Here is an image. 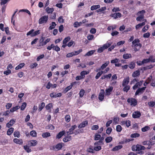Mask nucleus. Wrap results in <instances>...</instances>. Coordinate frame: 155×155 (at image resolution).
I'll use <instances>...</instances> for the list:
<instances>
[{
	"mask_svg": "<svg viewBox=\"0 0 155 155\" xmlns=\"http://www.w3.org/2000/svg\"><path fill=\"white\" fill-rule=\"evenodd\" d=\"M146 147L140 144H137L136 145H133L132 147V150L133 151H137V153L142 154L144 153V152L142 151V150H144Z\"/></svg>",
	"mask_w": 155,
	"mask_h": 155,
	"instance_id": "nucleus-1",
	"label": "nucleus"
},
{
	"mask_svg": "<svg viewBox=\"0 0 155 155\" xmlns=\"http://www.w3.org/2000/svg\"><path fill=\"white\" fill-rule=\"evenodd\" d=\"M140 42V40L138 39H135L132 42V44L134 46V50L135 52L139 51L142 47V44L139 43Z\"/></svg>",
	"mask_w": 155,
	"mask_h": 155,
	"instance_id": "nucleus-2",
	"label": "nucleus"
},
{
	"mask_svg": "<svg viewBox=\"0 0 155 155\" xmlns=\"http://www.w3.org/2000/svg\"><path fill=\"white\" fill-rule=\"evenodd\" d=\"M64 143L62 142L57 143L56 145L52 147V150L55 151H58L61 150L63 146H64Z\"/></svg>",
	"mask_w": 155,
	"mask_h": 155,
	"instance_id": "nucleus-3",
	"label": "nucleus"
},
{
	"mask_svg": "<svg viewBox=\"0 0 155 155\" xmlns=\"http://www.w3.org/2000/svg\"><path fill=\"white\" fill-rule=\"evenodd\" d=\"M40 31L39 30H38L34 31V29H32L27 33L26 35L27 36L30 35L31 37H34L39 34Z\"/></svg>",
	"mask_w": 155,
	"mask_h": 155,
	"instance_id": "nucleus-4",
	"label": "nucleus"
},
{
	"mask_svg": "<svg viewBox=\"0 0 155 155\" xmlns=\"http://www.w3.org/2000/svg\"><path fill=\"white\" fill-rule=\"evenodd\" d=\"M48 19V15H44L40 18L38 20L39 24H46L47 23Z\"/></svg>",
	"mask_w": 155,
	"mask_h": 155,
	"instance_id": "nucleus-5",
	"label": "nucleus"
},
{
	"mask_svg": "<svg viewBox=\"0 0 155 155\" xmlns=\"http://www.w3.org/2000/svg\"><path fill=\"white\" fill-rule=\"evenodd\" d=\"M128 103H130L131 105L133 106H135L137 104V101L134 98H129L127 100Z\"/></svg>",
	"mask_w": 155,
	"mask_h": 155,
	"instance_id": "nucleus-6",
	"label": "nucleus"
},
{
	"mask_svg": "<svg viewBox=\"0 0 155 155\" xmlns=\"http://www.w3.org/2000/svg\"><path fill=\"white\" fill-rule=\"evenodd\" d=\"M105 92L104 90L101 89V90L98 95V99L101 101H103L104 98V94Z\"/></svg>",
	"mask_w": 155,
	"mask_h": 155,
	"instance_id": "nucleus-7",
	"label": "nucleus"
},
{
	"mask_svg": "<svg viewBox=\"0 0 155 155\" xmlns=\"http://www.w3.org/2000/svg\"><path fill=\"white\" fill-rule=\"evenodd\" d=\"M77 127L75 125L72 126L71 128L69 129L68 131L67 132V135H69L74 134V133L73 132V131L77 128Z\"/></svg>",
	"mask_w": 155,
	"mask_h": 155,
	"instance_id": "nucleus-8",
	"label": "nucleus"
},
{
	"mask_svg": "<svg viewBox=\"0 0 155 155\" xmlns=\"http://www.w3.org/2000/svg\"><path fill=\"white\" fill-rule=\"evenodd\" d=\"M143 82V80H141L139 82H137L133 87V89L134 90H135L137 88L141 86Z\"/></svg>",
	"mask_w": 155,
	"mask_h": 155,
	"instance_id": "nucleus-9",
	"label": "nucleus"
},
{
	"mask_svg": "<svg viewBox=\"0 0 155 155\" xmlns=\"http://www.w3.org/2000/svg\"><path fill=\"white\" fill-rule=\"evenodd\" d=\"M146 88V87L138 88L136 91L135 95H138L139 93H143L144 91Z\"/></svg>",
	"mask_w": 155,
	"mask_h": 155,
	"instance_id": "nucleus-10",
	"label": "nucleus"
},
{
	"mask_svg": "<svg viewBox=\"0 0 155 155\" xmlns=\"http://www.w3.org/2000/svg\"><path fill=\"white\" fill-rule=\"evenodd\" d=\"M141 115V114L139 111H136L134 112L132 115V117L134 118H139Z\"/></svg>",
	"mask_w": 155,
	"mask_h": 155,
	"instance_id": "nucleus-11",
	"label": "nucleus"
},
{
	"mask_svg": "<svg viewBox=\"0 0 155 155\" xmlns=\"http://www.w3.org/2000/svg\"><path fill=\"white\" fill-rule=\"evenodd\" d=\"M28 144L30 147L35 146L37 144V141L36 140H32L28 141Z\"/></svg>",
	"mask_w": 155,
	"mask_h": 155,
	"instance_id": "nucleus-12",
	"label": "nucleus"
},
{
	"mask_svg": "<svg viewBox=\"0 0 155 155\" xmlns=\"http://www.w3.org/2000/svg\"><path fill=\"white\" fill-rule=\"evenodd\" d=\"M130 81V78L129 77H127L125 78L123 80L122 82V85L123 86L127 85L129 84Z\"/></svg>",
	"mask_w": 155,
	"mask_h": 155,
	"instance_id": "nucleus-13",
	"label": "nucleus"
},
{
	"mask_svg": "<svg viewBox=\"0 0 155 155\" xmlns=\"http://www.w3.org/2000/svg\"><path fill=\"white\" fill-rule=\"evenodd\" d=\"M77 83V82L74 81L73 82H72L71 83V85H69V86H67V87H66L65 89H64V93H66L68 91L70 90L71 89L74 85Z\"/></svg>",
	"mask_w": 155,
	"mask_h": 155,
	"instance_id": "nucleus-14",
	"label": "nucleus"
},
{
	"mask_svg": "<svg viewBox=\"0 0 155 155\" xmlns=\"http://www.w3.org/2000/svg\"><path fill=\"white\" fill-rule=\"evenodd\" d=\"M16 120L14 119H12L10 120L8 123L6 125V127L9 128L11 126H12L15 122Z\"/></svg>",
	"mask_w": 155,
	"mask_h": 155,
	"instance_id": "nucleus-15",
	"label": "nucleus"
},
{
	"mask_svg": "<svg viewBox=\"0 0 155 155\" xmlns=\"http://www.w3.org/2000/svg\"><path fill=\"white\" fill-rule=\"evenodd\" d=\"M121 14L119 12L111 14L110 15V17L114 18V19H116L118 17L120 18L121 17Z\"/></svg>",
	"mask_w": 155,
	"mask_h": 155,
	"instance_id": "nucleus-16",
	"label": "nucleus"
},
{
	"mask_svg": "<svg viewBox=\"0 0 155 155\" xmlns=\"http://www.w3.org/2000/svg\"><path fill=\"white\" fill-rule=\"evenodd\" d=\"M65 133V131L64 130L60 131L56 135V138L58 139H60Z\"/></svg>",
	"mask_w": 155,
	"mask_h": 155,
	"instance_id": "nucleus-17",
	"label": "nucleus"
},
{
	"mask_svg": "<svg viewBox=\"0 0 155 155\" xmlns=\"http://www.w3.org/2000/svg\"><path fill=\"white\" fill-rule=\"evenodd\" d=\"M88 124V121L86 120L83 121L81 124L79 125L78 127L79 128H81L87 126Z\"/></svg>",
	"mask_w": 155,
	"mask_h": 155,
	"instance_id": "nucleus-18",
	"label": "nucleus"
},
{
	"mask_svg": "<svg viewBox=\"0 0 155 155\" xmlns=\"http://www.w3.org/2000/svg\"><path fill=\"white\" fill-rule=\"evenodd\" d=\"M71 140V136L69 135H67L63 139V141L64 142H67L70 141Z\"/></svg>",
	"mask_w": 155,
	"mask_h": 155,
	"instance_id": "nucleus-19",
	"label": "nucleus"
},
{
	"mask_svg": "<svg viewBox=\"0 0 155 155\" xmlns=\"http://www.w3.org/2000/svg\"><path fill=\"white\" fill-rule=\"evenodd\" d=\"M113 87H110L109 88L106 89V95L109 96L111 92H112L113 90Z\"/></svg>",
	"mask_w": 155,
	"mask_h": 155,
	"instance_id": "nucleus-20",
	"label": "nucleus"
},
{
	"mask_svg": "<svg viewBox=\"0 0 155 155\" xmlns=\"http://www.w3.org/2000/svg\"><path fill=\"white\" fill-rule=\"evenodd\" d=\"M13 141L14 143L20 145L22 144L23 143L22 139H18L16 138L14 139Z\"/></svg>",
	"mask_w": 155,
	"mask_h": 155,
	"instance_id": "nucleus-21",
	"label": "nucleus"
},
{
	"mask_svg": "<svg viewBox=\"0 0 155 155\" xmlns=\"http://www.w3.org/2000/svg\"><path fill=\"white\" fill-rule=\"evenodd\" d=\"M109 63V61H108L106 62L104 64H103L101 68H99V70H103L105 68Z\"/></svg>",
	"mask_w": 155,
	"mask_h": 155,
	"instance_id": "nucleus-22",
	"label": "nucleus"
},
{
	"mask_svg": "<svg viewBox=\"0 0 155 155\" xmlns=\"http://www.w3.org/2000/svg\"><path fill=\"white\" fill-rule=\"evenodd\" d=\"M89 73L88 71H82L80 73V76L84 79L85 78V75L88 74Z\"/></svg>",
	"mask_w": 155,
	"mask_h": 155,
	"instance_id": "nucleus-23",
	"label": "nucleus"
},
{
	"mask_svg": "<svg viewBox=\"0 0 155 155\" xmlns=\"http://www.w3.org/2000/svg\"><path fill=\"white\" fill-rule=\"evenodd\" d=\"M140 75V71L139 70H137L134 71L132 73V76L133 77H137Z\"/></svg>",
	"mask_w": 155,
	"mask_h": 155,
	"instance_id": "nucleus-24",
	"label": "nucleus"
},
{
	"mask_svg": "<svg viewBox=\"0 0 155 155\" xmlns=\"http://www.w3.org/2000/svg\"><path fill=\"white\" fill-rule=\"evenodd\" d=\"M45 104L44 102H42L38 106V111H41L45 107Z\"/></svg>",
	"mask_w": 155,
	"mask_h": 155,
	"instance_id": "nucleus-25",
	"label": "nucleus"
},
{
	"mask_svg": "<svg viewBox=\"0 0 155 155\" xmlns=\"http://www.w3.org/2000/svg\"><path fill=\"white\" fill-rule=\"evenodd\" d=\"M42 137L43 138H47L51 136V134L49 132L43 133L41 135Z\"/></svg>",
	"mask_w": 155,
	"mask_h": 155,
	"instance_id": "nucleus-26",
	"label": "nucleus"
},
{
	"mask_svg": "<svg viewBox=\"0 0 155 155\" xmlns=\"http://www.w3.org/2000/svg\"><path fill=\"white\" fill-rule=\"evenodd\" d=\"M123 147L122 145H118L113 147L112 149L113 151H116L121 149Z\"/></svg>",
	"mask_w": 155,
	"mask_h": 155,
	"instance_id": "nucleus-27",
	"label": "nucleus"
},
{
	"mask_svg": "<svg viewBox=\"0 0 155 155\" xmlns=\"http://www.w3.org/2000/svg\"><path fill=\"white\" fill-rule=\"evenodd\" d=\"M123 58L124 59H127L132 58V55L130 54H124L123 55Z\"/></svg>",
	"mask_w": 155,
	"mask_h": 155,
	"instance_id": "nucleus-28",
	"label": "nucleus"
},
{
	"mask_svg": "<svg viewBox=\"0 0 155 155\" xmlns=\"http://www.w3.org/2000/svg\"><path fill=\"white\" fill-rule=\"evenodd\" d=\"M100 7V5H93L91 7V10L93 11L94 10H96L97 9L99 8Z\"/></svg>",
	"mask_w": 155,
	"mask_h": 155,
	"instance_id": "nucleus-29",
	"label": "nucleus"
},
{
	"mask_svg": "<svg viewBox=\"0 0 155 155\" xmlns=\"http://www.w3.org/2000/svg\"><path fill=\"white\" fill-rule=\"evenodd\" d=\"M53 107L52 104L49 103L47 104L45 106V108L47 110H50L49 112L50 113L51 111V108Z\"/></svg>",
	"mask_w": 155,
	"mask_h": 155,
	"instance_id": "nucleus-30",
	"label": "nucleus"
},
{
	"mask_svg": "<svg viewBox=\"0 0 155 155\" xmlns=\"http://www.w3.org/2000/svg\"><path fill=\"white\" fill-rule=\"evenodd\" d=\"M14 129L13 127L9 128L7 132V134L8 135H10L13 132Z\"/></svg>",
	"mask_w": 155,
	"mask_h": 155,
	"instance_id": "nucleus-31",
	"label": "nucleus"
},
{
	"mask_svg": "<svg viewBox=\"0 0 155 155\" xmlns=\"http://www.w3.org/2000/svg\"><path fill=\"white\" fill-rule=\"evenodd\" d=\"M24 149L27 153H30L31 151V149L29 147V146L27 145L24 146L23 147Z\"/></svg>",
	"mask_w": 155,
	"mask_h": 155,
	"instance_id": "nucleus-32",
	"label": "nucleus"
},
{
	"mask_svg": "<svg viewBox=\"0 0 155 155\" xmlns=\"http://www.w3.org/2000/svg\"><path fill=\"white\" fill-rule=\"evenodd\" d=\"M25 65V64L24 63H21L17 66L15 68V69L16 70H18L23 68Z\"/></svg>",
	"mask_w": 155,
	"mask_h": 155,
	"instance_id": "nucleus-33",
	"label": "nucleus"
},
{
	"mask_svg": "<svg viewBox=\"0 0 155 155\" xmlns=\"http://www.w3.org/2000/svg\"><path fill=\"white\" fill-rule=\"evenodd\" d=\"M71 39V38L70 36L67 37L65 38L63 41V44H65L67 43Z\"/></svg>",
	"mask_w": 155,
	"mask_h": 155,
	"instance_id": "nucleus-34",
	"label": "nucleus"
},
{
	"mask_svg": "<svg viewBox=\"0 0 155 155\" xmlns=\"http://www.w3.org/2000/svg\"><path fill=\"white\" fill-rule=\"evenodd\" d=\"M123 87H124L123 88V91L124 92H127L130 89V86L129 85H125Z\"/></svg>",
	"mask_w": 155,
	"mask_h": 155,
	"instance_id": "nucleus-35",
	"label": "nucleus"
},
{
	"mask_svg": "<svg viewBox=\"0 0 155 155\" xmlns=\"http://www.w3.org/2000/svg\"><path fill=\"white\" fill-rule=\"evenodd\" d=\"M145 25V23L144 22H143L142 23L139 24L135 26V28L136 30H137L140 28L144 26Z\"/></svg>",
	"mask_w": 155,
	"mask_h": 155,
	"instance_id": "nucleus-36",
	"label": "nucleus"
},
{
	"mask_svg": "<svg viewBox=\"0 0 155 155\" xmlns=\"http://www.w3.org/2000/svg\"><path fill=\"white\" fill-rule=\"evenodd\" d=\"M19 108L20 107L19 106H16L15 107H12V108L10 110V111L11 112H13L18 110Z\"/></svg>",
	"mask_w": 155,
	"mask_h": 155,
	"instance_id": "nucleus-37",
	"label": "nucleus"
},
{
	"mask_svg": "<svg viewBox=\"0 0 155 155\" xmlns=\"http://www.w3.org/2000/svg\"><path fill=\"white\" fill-rule=\"evenodd\" d=\"M135 66V64L134 62H131L129 64V68L131 69H133L134 68Z\"/></svg>",
	"mask_w": 155,
	"mask_h": 155,
	"instance_id": "nucleus-38",
	"label": "nucleus"
},
{
	"mask_svg": "<svg viewBox=\"0 0 155 155\" xmlns=\"http://www.w3.org/2000/svg\"><path fill=\"white\" fill-rule=\"evenodd\" d=\"M56 25V24L54 22H52L51 25L49 28V30H51L54 29L55 26Z\"/></svg>",
	"mask_w": 155,
	"mask_h": 155,
	"instance_id": "nucleus-39",
	"label": "nucleus"
},
{
	"mask_svg": "<svg viewBox=\"0 0 155 155\" xmlns=\"http://www.w3.org/2000/svg\"><path fill=\"white\" fill-rule=\"evenodd\" d=\"M111 45V44H110L109 43H108V42H107L106 44L103 45L102 47L104 49V50L105 49H106L109 47Z\"/></svg>",
	"mask_w": 155,
	"mask_h": 155,
	"instance_id": "nucleus-40",
	"label": "nucleus"
},
{
	"mask_svg": "<svg viewBox=\"0 0 155 155\" xmlns=\"http://www.w3.org/2000/svg\"><path fill=\"white\" fill-rule=\"evenodd\" d=\"M56 46H55L54 44H51L50 46H49L47 47V49L49 50H51L52 49L54 50Z\"/></svg>",
	"mask_w": 155,
	"mask_h": 155,
	"instance_id": "nucleus-41",
	"label": "nucleus"
},
{
	"mask_svg": "<svg viewBox=\"0 0 155 155\" xmlns=\"http://www.w3.org/2000/svg\"><path fill=\"white\" fill-rule=\"evenodd\" d=\"M82 24V22H79L78 21H76L74 23V27L75 28H77L80 26Z\"/></svg>",
	"mask_w": 155,
	"mask_h": 155,
	"instance_id": "nucleus-42",
	"label": "nucleus"
},
{
	"mask_svg": "<svg viewBox=\"0 0 155 155\" xmlns=\"http://www.w3.org/2000/svg\"><path fill=\"white\" fill-rule=\"evenodd\" d=\"M46 10L48 13H51L54 11V9L53 8H50L49 7H48Z\"/></svg>",
	"mask_w": 155,
	"mask_h": 155,
	"instance_id": "nucleus-43",
	"label": "nucleus"
},
{
	"mask_svg": "<svg viewBox=\"0 0 155 155\" xmlns=\"http://www.w3.org/2000/svg\"><path fill=\"white\" fill-rule=\"evenodd\" d=\"M113 140L112 137H107L105 139V141L106 143H110Z\"/></svg>",
	"mask_w": 155,
	"mask_h": 155,
	"instance_id": "nucleus-44",
	"label": "nucleus"
},
{
	"mask_svg": "<svg viewBox=\"0 0 155 155\" xmlns=\"http://www.w3.org/2000/svg\"><path fill=\"white\" fill-rule=\"evenodd\" d=\"M122 127L119 125H118L116 126V131L118 132H120L122 130Z\"/></svg>",
	"mask_w": 155,
	"mask_h": 155,
	"instance_id": "nucleus-45",
	"label": "nucleus"
},
{
	"mask_svg": "<svg viewBox=\"0 0 155 155\" xmlns=\"http://www.w3.org/2000/svg\"><path fill=\"white\" fill-rule=\"evenodd\" d=\"M30 135L32 137H36L37 136V133L35 130H33L30 132Z\"/></svg>",
	"mask_w": 155,
	"mask_h": 155,
	"instance_id": "nucleus-46",
	"label": "nucleus"
},
{
	"mask_svg": "<svg viewBox=\"0 0 155 155\" xmlns=\"http://www.w3.org/2000/svg\"><path fill=\"white\" fill-rule=\"evenodd\" d=\"M14 136L15 137L19 138L20 136V132L19 131H15L14 133Z\"/></svg>",
	"mask_w": 155,
	"mask_h": 155,
	"instance_id": "nucleus-47",
	"label": "nucleus"
},
{
	"mask_svg": "<svg viewBox=\"0 0 155 155\" xmlns=\"http://www.w3.org/2000/svg\"><path fill=\"white\" fill-rule=\"evenodd\" d=\"M144 15H141L137 18L136 20L138 21H141L144 18Z\"/></svg>",
	"mask_w": 155,
	"mask_h": 155,
	"instance_id": "nucleus-48",
	"label": "nucleus"
},
{
	"mask_svg": "<svg viewBox=\"0 0 155 155\" xmlns=\"http://www.w3.org/2000/svg\"><path fill=\"white\" fill-rule=\"evenodd\" d=\"M148 104L150 107H153L155 105V101L148 102Z\"/></svg>",
	"mask_w": 155,
	"mask_h": 155,
	"instance_id": "nucleus-49",
	"label": "nucleus"
},
{
	"mask_svg": "<svg viewBox=\"0 0 155 155\" xmlns=\"http://www.w3.org/2000/svg\"><path fill=\"white\" fill-rule=\"evenodd\" d=\"M140 136V134L137 133H135L132 134L130 135V137L131 138H136Z\"/></svg>",
	"mask_w": 155,
	"mask_h": 155,
	"instance_id": "nucleus-50",
	"label": "nucleus"
},
{
	"mask_svg": "<svg viewBox=\"0 0 155 155\" xmlns=\"http://www.w3.org/2000/svg\"><path fill=\"white\" fill-rule=\"evenodd\" d=\"M119 120V118L118 117L115 116L114 117L113 121L115 124H118Z\"/></svg>",
	"mask_w": 155,
	"mask_h": 155,
	"instance_id": "nucleus-51",
	"label": "nucleus"
},
{
	"mask_svg": "<svg viewBox=\"0 0 155 155\" xmlns=\"http://www.w3.org/2000/svg\"><path fill=\"white\" fill-rule=\"evenodd\" d=\"M103 73V71H101V72H98L96 74L95 78L96 79H98Z\"/></svg>",
	"mask_w": 155,
	"mask_h": 155,
	"instance_id": "nucleus-52",
	"label": "nucleus"
},
{
	"mask_svg": "<svg viewBox=\"0 0 155 155\" xmlns=\"http://www.w3.org/2000/svg\"><path fill=\"white\" fill-rule=\"evenodd\" d=\"M85 91L83 89H81L79 93V94L80 97H82L84 94Z\"/></svg>",
	"mask_w": 155,
	"mask_h": 155,
	"instance_id": "nucleus-53",
	"label": "nucleus"
},
{
	"mask_svg": "<svg viewBox=\"0 0 155 155\" xmlns=\"http://www.w3.org/2000/svg\"><path fill=\"white\" fill-rule=\"evenodd\" d=\"M65 121L67 122H69L71 120V117L69 115H66V116L65 117Z\"/></svg>",
	"mask_w": 155,
	"mask_h": 155,
	"instance_id": "nucleus-54",
	"label": "nucleus"
},
{
	"mask_svg": "<svg viewBox=\"0 0 155 155\" xmlns=\"http://www.w3.org/2000/svg\"><path fill=\"white\" fill-rule=\"evenodd\" d=\"M26 103L24 102L21 106V110H24L26 106Z\"/></svg>",
	"mask_w": 155,
	"mask_h": 155,
	"instance_id": "nucleus-55",
	"label": "nucleus"
},
{
	"mask_svg": "<svg viewBox=\"0 0 155 155\" xmlns=\"http://www.w3.org/2000/svg\"><path fill=\"white\" fill-rule=\"evenodd\" d=\"M82 50L81 49H80L79 50L76 51L72 52L73 53L74 56L77 55L79 54L81 52Z\"/></svg>",
	"mask_w": 155,
	"mask_h": 155,
	"instance_id": "nucleus-56",
	"label": "nucleus"
},
{
	"mask_svg": "<svg viewBox=\"0 0 155 155\" xmlns=\"http://www.w3.org/2000/svg\"><path fill=\"white\" fill-rule=\"evenodd\" d=\"M150 129V127L148 126H146L141 129V130L143 132L147 131Z\"/></svg>",
	"mask_w": 155,
	"mask_h": 155,
	"instance_id": "nucleus-57",
	"label": "nucleus"
},
{
	"mask_svg": "<svg viewBox=\"0 0 155 155\" xmlns=\"http://www.w3.org/2000/svg\"><path fill=\"white\" fill-rule=\"evenodd\" d=\"M143 145H153V144H152V142L150 141H144L143 142Z\"/></svg>",
	"mask_w": 155,
	"mask_h": 155,
	"instance_id": "nucleus-58",
	"label": "nucleus"
},
{
	"mask_svg": "<svg viewBox=\"0 0 155 155\" xmlns=\"http://www.w3.org/2000/svg\"><path fill=\"white\" fill-rule=\"evenodd\" d=\"M101 137V135L97 134H96L95 135L94 137V140H99Z\"/></svg>",
	"mask_w": 155,
	"mask_h": 155,
	"instance_id": "nucleus-59",
	"label": "nucleus"
},
{
	"mask_svg": "<svg viewBox=\"0 0 155 155\" xmlns=\"http://www.w3.org/2000/svg\"><path fill=\"white\" fill-rule=\"evenodd\" d=\"M94 51L93 50H91V51H88L87 53L86 54V56H90L92 54H94Z\"/></svg>",
	"mask_w": 155,
	"mask_h": 155,
	"instance_id": "nucleus-60",
	"label": "nucleus"
},
{
	"mask_svg": "<svg viewBox=\"0 0 155 155\" xmlns=\"http://www.w3.org/2000/svg\"><path fill=\"white\" fill-rule=\"evenodd\" d=\"M99 128V126L98 125H95L92 126L91 128L92 130H97Z\"/></svg>",
	"mask_w": 155,
	"mask_h": 155,
	"instance_id": "nucleus-61",
	"label": "nucleus"
},
{
	"mask_svg": "<svg viewBox=\"0 0 155 155\" xmlns=\"http://www.w3.org/2000/svg\"><path fill=\"white\" fill-rule=\"evenodd\" d=\"M112 130V129L111 127H108L106 130V133L108 134H110L111 131Z\"/></svg>",
	"mask_w": 155,
	"mask_h": 155,
	"instance_id": "nucleus-62",
	"label": "nucleus"
},
{
	"mask_svg": "<svg viewBox=\"0 0 155 155\" xmlns=\"http://www.w3.org/2000/svg\"><path fill=\"white\" fill-rule=\"evenodd\" d=\"M106 9V7H101V8L99 9H98L96 10V12H101L102 11H105Z\"/></svg>",
	"mask_w": 155,
	"mask_h": 155,
	"instance_id": "nucleus-63",
	"label": "nucleus"
},
{
	"mask_svg": "<svg viewBox=\"0 0 155 155\" xmlns=\"http://www.w3.org/2000/svg\"><path fill=\"white\" fill-rule=\"evenodd\" d=\"M152 77L150 75L149 77L148 78L146 81L147 82V84H149L152 81Z\"/></svg>",
	"mask_w": 155,
	"mask_h": 155,
	"instance_id": "nucleus-64",
	"label": "nucleus"
}]
</instances>
